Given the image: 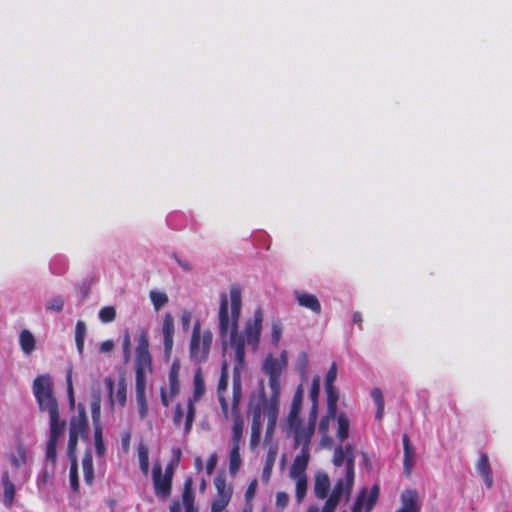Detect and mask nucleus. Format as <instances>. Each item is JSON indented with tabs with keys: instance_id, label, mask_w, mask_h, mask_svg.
I'll use <instances>...</instances> for the list:
<instances>
[{
	"instance_id": "obj_1",
	"label": "nucleus",
	"mask_w": 512,
	"mask_h": 512,
	"mask_svg": "<svg viewBox=\"0 0 512 512\" xmlns=\"http://www.w3.org/2000/svg\"><path fill=\"white\" fill-rule=\"evenodd\" d=\"M242 310V290L238 284H233L229 290V296L221 293L218 311V327L219 335L223 343L226 344L229 336L230 346L232 347V338L234 335L243 340V351L245 345L248 344L257 349L260 342L262 323L264 315L259 307L255 310L253 319L245 323L243 334L238 332L239 320Z\"/></svg>"
},
{
	"instance_id": "obj_2",
	"label": "nucleus",
	"mask_w": 512,
	"mask_h": 512,
	"mask_svg": "<svg viewBox=\"0 0 512 512\" xmlns=\"http://www.w3.org/2000/svg\"><path fill=\"white\" fill-rule=\"evenodd\" d=\"M150 373H152V357L149 352V336L147 330L142 329L135 349V394L141 419H144L148 413L146 386L147 376Z\"/></svg>"
},
{
	"instance_id": "obj_3",
	"label": "nucleus",
	"mask_w": 512,
	"mask_h": 512,
	"mask_svg": "<svg viewBox=\"0 0 512 512\" xmlns=\"http://www.w3.org/2000/svg\"><path fill=\"white\" fill-rule=\"evenodd\" d=\"M268 379V384L271 389L270 397L268 398L266 395L264 382L260 381L257 399L250 401L251 406H259V408L264 410L265 415L268 418L267 433L274 430L278 417L281 393V376L268 377Z\"/></svg>"
},
{
	"instance_id": "obj_4",
	"label": "nucleus",
	"mask_w": 512,
	"mask_h": 512,
	"mask_svg": "<svg viewBox=\"0 0 512 512\" xmlns=\"http://www.w3.org/2000/svg\"><path fill=\"white\" fill-rule=\"evenodd\" d=\"M213 342V334L209 329L201 330L200 321H196L190 339L189 354L192 361L201 364L208 360Z\"/></svg>"
},
{
	"instance_id": "obj_5",
	"label": "nucleus",
	"mask_w": 512,
	"mask_h": 512,
	"mask_svg": "<svg viewBox=\"0 0 512 512\" xmlns=\"http://www.w3.org/2000/svg\"><path fill=\"white\" fill-rule=\"evenodd\" d=\"M232 349L235 351V364L232 381V406L231 414L239 413V405L242 400L241 369L245 364V353L243 351V340L234 335L232 338Z\"/></svg>"
},
{
	"instance_id": "obj_6",
	"label": "nucleus",
	"mask_w": 512,
	"mask_h": 512,
	"mask_svg": "<svg viewBox=\"0 0 512 512\" xmlns=\"http://www.w3.org/2000/svg\"><path fill=\"white\" fill-rule=\"evenodd\" d=\"M33 394L41 411H47L49 415L59 412L49 375H39L34 379Z\"/></svg>"
},
{
	"instance_id": "obj_7",
	"label": "nucleus",
	"mask_w": 512,
	"mask_h": 512,
	"mask_svg": "<svg viewBox=\"0 0 512 512\" xmlns=\"http://www.w3.org/2000/svg\"><path fill=\"white\" fill-rule=\"evenodd\" d=\"M193 395L187 401V412L185 416L184 434L188 435L193 426L195 420L196 409L195 403L198 402L205 394V382L201 368H198L193 378Z\"/></svg>"
},
{
	"instance_id": "obj_8",
	"label": "nucleus",
	"mask_w": 512,
	"mask_h": 512,
	"mask_svg": "<svg viewBox=\"0 0 512 512\" xmlns=\"http://www.w3.org/2000/svg\"><path fill=\"white\" fill-rule=\"evenodd\" d=\"M354 462V447L352 445L348 444L344 448L342 446H338L335 449L333 455V464L336 467H341L345 463L348 492L351 491L354 483Z\"/></svg>"
},
{
	"instance_id": "obj_9",
	"label": "nucleus",
	"mask_w": 512,
	"mask_h": 512,
	"mask_svg": "<svg viewBox=\"0 0 512 512\" xmlns=\"http://www.w3.org/2000/svg\"><path fill=\"white\" fill-rule=\"evenodd\" d=\"M214 484L217 494L212 501L211 512H223L231 500L233 490L231 486L227 485L223 475L216 476Z\"/></svg>"
},
{
	"instance_id": "obj_10",
	"label": "nucleus",
	"mask_w": 512,
	"mask_h": 512,
	"mask_svg": "<svg viewBox=\"0 0 512 512\" xmlns=\"http://www.w3.org/2000/svg\"><path fill=\"white\" fill-rule=\"evenodd\" d=\"M172 476L173 471L170 468L167 467L165 473L162 474L161 466H154L153 483L156 495L166 498L171 494Z\"/></svg>"
},
{
	"instance_id": "obj_11",
	"label": "nucleus",
	"mask_w": 512,
	"mask_h": 512,
	"mask_svg": "<svg viewBox=\"0 0 512 512\" xmlns=\"http://www.w3.org/2000/svg\"><path fill=\"white\" fill-rule=\"evenodd\" d=\"M379 492L378 485H373L369 492L366 488H363L356 498L352 512H362L363 508L365 512H371L378 501Z\"/></svg>"
},
{
	"instance_id": "obj_12",
	"label": "nucleus",
	"mask_w": 512,
	"mask_h": 512,
	"mask_svg": "<svg viewBox=\"0 0 512 512\" xmlns=\"http://www.w3.org/2000/svg\"><path fill=\"white\" fill-rule=\"evenodd\" d=\"M174 318L171 313H166L163 317L162 323V336H163V346H164V354L167 360L170 359L173 345H174Z\"/></svg>"
},
{
	"instance_id": "obj_13",
	"label": "nucleus",
	"mask_w": 512,
	"mask_h": 512,
	"mask_svg": "<svg viewBox=\"0 0 512 512\" xmlns=\"http://www.w3.org/2000/svg\"><path fill=\"white\" fill-rule=\"evenodd\" d=\"M228 378V364L226 361H223L221 365V374L217 385V396L222 410V414L225 419L229 418V406L224 395L228 388Z\"/></svg>"
},
{
	"instance_id": "obj_14",
	"label": "nucleus",
	"mask_w": 512,
	"mask_h": 512,
	"mask_svg": "<svg viewBox=\"0 0 512 512\" xmlns=\"http://www.w3.org/2000/svg\"><path fill=\"white\" fill-rule=\"evenodd\" d=\"M310 459V452H309V439L305 441V444L301 448L300 454H298L290 468V476L292 478L294 477H306V469L308 467Z\"/></svg>"
},
{
	"instance_id": "obj_15",
	"label": "nucleus",
	"mask_w": 512,
	"mask_h": 512,
	"mask_svg": "<svg viewBox=\"0 0 512 512\" xmlns=\"http://www.w3.org/2000/svg\"><path fill=\"white\" fill-rule=\"evenodd\" d=\"M250 412L252 415L250 445L251 447H256L261 439L262 415L265 414V412L259 408V406L251 405Z\"/></svg>"
},
{
	"instance_id": "obj_16",
	"label": "nucleus",
	"mask_w": 512,
	"mask_h": 512,
	"mask_svg": "<svg viewBox=\"0 0 512 512\" xmlns=\"http://www.w3.org/2000/svg\"><path fill=\"white\" fill-rule=\"evenodd\" d=\"M418 492L414 489H407L401 494V507L395 512H420Z\"/></svg>"
},
{
	"instance_id": "obj_17",
	"label": "nucleus",
	"mask_w": 512,
	"mask_h": 512,
	"mask_svg": "<svg viewBox=\"0 0 512 512\" xmlns=\"http://www.w3.org/2000/svg\"><path fill=\"white\" fill-rule=\"evenodd\" d=\"M294 297L299 306L305 307L317 315L321 313V304L315 295L304 291L296 290L294 292Z\"/></svg>"
},
{
	"instance_id": "obj_18",
	"label": "nucleus",
	"mask_w": 512,
	"mask_h": 512,
	"mask_svg": "<svg viewBox=\"0 0 512 512\" xmlns=\"http://www.w3.org/2000/svg\"><path fill=\"white\" fill-rule=\"evenodd\" d=\"M302 399H303V392H302V388L300 386L296 390V392L293 396L292 403H291L290 411H289L288 418H287L289 426H296L297 424L302 423L301 419L299 417L301 407H302Z\"/></svg>"
},
{
	"instance_id": "obj_19",
	"label": "nucleus",
	"mask_w": 512,
	"mask_h": 512,
	"mask_svg": "<svg viewBox=\"0 0 512 512\" xmlns=\"http://www.w3.org/2000/svg\"><path fill=\"white\" fill-rule=\"evenodd\" d=\"M403 448H404V459H403V467L406 476H410L413 467L415 465V451L413 446L410 443L409 437L407 434H404L402 437Z\"/></svg>"
},
{
	"instance_id": "obj_20",
	"label": "nucleus",
	"mask_w": 512,
	"mask_h": 512,
	"mask_svg": "<svg viewBox=\"0 0 512 512\" xmlns=\"http://www.w3.org/2000/svg\"><path fill=\"white\" fill-rule=\"evenodd\" d=\"M262 370L268 377L281 376L285 370V363H281L278 358L270 354L265 358Z\"/></svg>"
},
{
	"instance_id": "obj_21",
	"label": "nucleus",
	"mask_w": 512,
	"mask_h": 512,
	"mask_svg": "<svg viewBox=\"0 0 512 512\" xmlns=\"http://www.w3.org/2000/svg\"><path fill=\"white\" fill-rule=\"evenodd\" d=\"M180 363L178 360L173 361L169 373H168V381H169V393L170 397L174 398L177 396L180 392V382H179V375H180Z\"/></svg>"
},
{
	"instance_id": "obj_22",
	"label": "nucleus",
	"mask_w": 512,
	"mask_h": 512,
	"mask_svg": "<svg viewBox=\"0 0 512 512\" xmlns=\"http://www.w3.org/2000/svg\"><path fill=\"white\" fill-rule=\"evenodd\" d=\"M88 426L87 417L83 407H79V415L71 419L69 434L81 436L85 433Z\"/></svg>"
},
{
	"instance_id": "obj_23",
	"label": "nucleus",
	"mask_w": 512,
	"mask_h": 512,
	"mask_svg": "<svg viewBox=\"0 0 512 512\" xmlns=\"http://www.w3.org/2000/svg\"><path fill=\"white\" fill-rule=\"evenodd\" d=\"M477 471L483 478L487 488H491L493 485L492 469L489 463V458L486 454H482L476 465Z\"/></svg>"
},
{
	"instance_id": "obj_24",
	"label": "nucleus",
	"mask_w": 512,
	"mask_h": 512,
	"mask_svg": "<svg viewBox=\"0 0 512 512\" xmlns=\"http://www.w3.org/2000/svg\"><path fill=\"white\" fill-rule=\"evenodd\" d=\"M330 479L326 473H318L315 476L314 493L319 499H326L330 490Z\"/></svg>"
},
{
	"instance_id": "obj_25",
	"label": "nucleus",
	"mask_w": 512,
	"mask_h": 512,
	"mask_svg": "<svg viewBox=\"0 0 512 512\" xmlns=\"http://www.w3.org/2000/svg\"><path fill=\"white\" fill-rule=\"evenodd\" d=\"M291 430L294 432V440L295 447L299 445H304L306 439L311 441L312 434L314 432V427L309 426L308 428H304L302 423L297 424L296 426H289Z\"/></svg>"
},
{
	"instance_id": "obj_26",
	"label": "nucleus",
	"mask_w": 512,
	"mask_h": 512,
	"mask_svg": "<svg viewBox=\"0 0 512 512\" xmlns=\"http://www.w3.org/2000/svg\"><path fill=\"white\" fill-rule=\"evenodd\" d=\"M2 484H3V490H4V498L3 503L10 507L15 499L16 494V488L14 483L9 479L8 473H5L2 476Z\"/></svg>"
},
{
	"instance_id": "obj_27",
	"label": "nucleus",
	"mask_w": 512,
	"mask_h": 512,
	"mask_svg": "<svg viewBox=\"0 0 512 512\" xmlns=\"http://www.w3.org/2000/svg\"><path fill=\"white\" fill-rule=\"evenodd\" d=\"M20 347L24 354L30 355L35 349V337L29 330H22L19 336Z\"/></svg>"
},
{
	"instance_id": "obj_28",
	"label": "nucleus",
	"mask_w": 512,
	"mask_h": 512,
	"mask_svg": "<svg viewBox=\"0 0 512 512\" xmlns=\"http://www.w3.org/2000/svg\"><path fill=\"white\" fill-rule=\"evenodd\" d=\"M50 439L58 441L60 435L63 433L65 428V422L60 421L59 412L50 414Z\"/></svg>"
},
{
	"instance_id": "obj_29",
	"label": "nucleus",
	"mask_w": 512,
	"mask_h": 512,
	"mask_svg": "<svg viewBox=\"0 0 512 512\" xmlns=\"http://www.w3.org/2000/svg\"><path fill=\"white\" fill-rule=\"evenodd\" d=\"M137 452H138V460H139L140 470L142 471V473L144 475H148L149 468H150L149 448L145 443L141 442L138 445Z\"/></svg>"
},
{
	"instance_id": "obj_30",
	"label": "nucleus",
	"mask_w": 512,
	"mask_h": 512,
	"mask_svg": "<svg viewBox=\"0 0 512 512\" xmlns=\"http://www.w3.org/2000/svg\"><path fill=\"white\" fill-rule=\"evenodd\" d=\"M325 391L327 395L328 414L334 416L337 411V402L339 399L338 390L335 386H325Z\"/></svg>"
},
{
	"instance_id": "obj_31",
	"label": "nucleus",
	"mask_w": 512,
	"mask_h": 512,
	"mask_svg": "<svg viewBox=\"0 0 512 512\" xmlns=\"http://www.w3.org/2000/svg\"><path fill=\"white\" fill-rule=\"evenodd\" d=\"M371 397L377 407L376 413H375V418L378 421H381L384 416V407H385L384 396H383L381 389L373 388L371 391Z\"/></svg>"
},
{
	"instance_id": "obj_32",
	"label": "nucleus",
	"mask_w": 512,
	"mask_h": 512,
	"mask_svg": "<svg viewBox=\"0 0 512 512\" xmlns=\"http://www.w3.org/2000/svg\"><path fill=\"white\" fill-rule=\"evenodd\" d=\"M233 418V427H232V441L233 445H240V441L243 434L244 423L239 413L231 414Z\"/></svg>"
},
{
	"instance_id": "obj_33",
	"label": "nucleus",
	"mask_w": 512,
	"mask_h": 512,
	"mask_svg": "<svg viewBox=\"0 0 512 512\" xmlns=\"http://www.w3.org/2000/svg\"><path fill=\"white\" fill-rule=\"evenodd\" d=\"M86 332H87V328H86L85 322L79 320L76 323V327H75V342H76L77 350L80 355H82L84 352V341H85V337H86Z\"/></svg>"
},
{
	"instance_id": "obj_34",
	"label": "nucleus",
	"mask_w": 512,
	"mask_h": 512,
	"mask_svg": "<svg viewBox=\"0 0 512 512\" xmlns=\"http://www.w3.org/2000/svg\"><path fill=\"white\" fill-rule=\"evenodd\" d=\"M10 462L15 467H21L27 462V451L25 446L20 443L16 447V454L10 456Z\"/></svg>"
},
{
	"instance_id": "obj_35",
	"label": "nucleus",
	"mask_w": 512,
	"mask_h": 512,
	"mask_svg": "<svg viewBox=\"0 0 512 512\" xmlns=\"http://www.w3.org/2000/svg\"><path fill=\"white\" fill-rule=\"evenodd\" d=\"M90 407L93 424H100L101 396L98 392L92 394Z\"/></svg>"
},
{
	"instance_id": "obj_36",
	"label": "nucleus",
	"mask_w": 512,
	"mask_h": 512,
	"mask_svg": "<svg viewBox=\"0 0 512 512\" xmlns=\"http://www.w3.org/2000/svg\"><path fill=\"white\" fill-rule=\"evenodd\" d=\"M238 444L233 445L229 455V470L231 474H235L239 471L241 466V457L239 452Z\"/></svg>"
},
{
	"instance_id": "obj_37",
	"label": "nucleus",
	"mask_w": 512,
	"mask_h": 512,
	"mask_svg": "<svg viewBox=\"0 0 512 512\" xmlns=\"http://www.w3.org/2000/svg\"><path fill=\"white\" fill-rule=\"evenodd\" d=\"M338 430H337V437L341 442H343L345 439L349 436V419L344 413H341L338 416Z\"/></svg>"
},
{
	"instance_id": "obj_38",
	"label": "nucleus",
	"mask_w": 512,
	"mask_h": 512,
	"mask_svg": "<svg viewBox=\"0 0 512 512\" xmlns=\"http://www.w3.org/2000/svg\"><path fill=\"white\" fill-rule=\"evenodd\" d=\"M82 467L84 473V480L87 484L91 485L94 480V467L92 457L86 455L82 460Z\"/></svg>"
},
{
	"instance_id": "obj_39",
	"label": "nucleus",
	"mask_w": 512,
	"mask_h": 512,
	"mask_svg": "<svg viewBox=\"0 0 512 512\" xmlns=\"http://www.w3.org/2000/svg\"><path fill=\"white\" fill-rule=\"evenodd\" d=\"M149 295L156 311L160 310L169 301L167 294L161 291L151 290Z\"/></svg>"
},
{
	"instance_id": "obj_40",
	"label": "nucleus",
	"mask_w": 512,
	"mask_h": 512,
	"mask_svg": "<svg viewBox=\"0 0 512 512\" xmlns=\"http://www.w3.org/2000/svg\"><path fill=\"white\" fill-rule=\"evenodd\" d=\"M308 369V355L306 352L299 353L296 362L295 370L299 373L302 379L306 378Z\"/></svg>"
},
{
	"instance_id": "obj_41",
	"label": "nucleus",
	"mask_w": 512,
	"mask_h": 512,
	"mask_svg": "<svg viewBox=\"0 0 512 512\" xmlns=\"http://www.w3.org/2000/svg\"><path fill=\"white\" fill-rule=\"evenodd\" d=\"M95 450L98 456L105 454V446L102 438V428L100 424H94Z\"/></svg>"
},
{
	"instance_id": "obj_42",
	"label": "nucleus",
	"mask_w": 512,
	"mask_h": 512,
	"mask_svg": "<svg viewBox=\"0 0 512 512\" xmlns=\"http://www.w3.org/2000/svg\"><path fill=\"white\" fill-rule=\"evenodd\" d=\"M69 476L72 490L76 493L79 492L78 465L75 457L72 459Z\"/></svg>"
},
{
	"instance_id": "obj_43",
	"label": "nucleus",
	"mask_w": 512,
	"mask_h": 512,
	"mask_svg": "<svg viewBox=\"0 0 512 512\" xmlns=\"http://www.w3.org/2000/svg\"><path fill=\"white\" fill-rule=\"evenodd\" d=\"M346 492L347 494H350V492H348L347 490V482L346 480L344 481L342 478H340L334 485V488L332 490V493L330 494L329 497L333 498V499H336L340 502L341 500V497L343 495V493Z\"/></svg>"
},
{
	"instance_id": "obj_44",
	"label": "nucleus",
	"mask_w": 512,
	"mask_h": 512,
	"mask_svg": "<svg viewBox=\"0 0 512 512\" xmlns=\"http://www.w3.org/2000/svg\"><path fill=\"white\" fill-rule=\"evenodd\" d=\"M116 318V309L113 306H105L99 311V319L102 323H111Z\"/></svg>"
},
{
	"instance_id": "obj_45",
	"label": "nucleus",
	"mask_w": 512,
	"mask_h": 512,
	"mask_svg": "<svg viewBox=\"0 0 512 512\" xmlns=\"http://www.w3.org/2000/svg\"><path fill=\"white\" fill-rule=\"evenodd\" d=\"M282 323L279 320H273L271 325V341L277 346L282 336Z\"/></svg>"
},
{
	"instance_id": "obj_46",
	"label": "nucleus",
	"mask_w": 512,
	"mask_h": 512,
	"mask_svg": "<svg viewBox=\"0 0 512 512\" xmlns=\"http://www.w3.org/2000/svg\"><path fill=\"white\" fill-rule=\"evenodd\" d=\"M296 480V498L299 502L303 500L307 491V478L306 477H294Z\"/></svg>"
},
{
	"instance_id": "obj_47",
	"label": "nucleus",
	"mask_w": 512,
	"mask_h": 512,
	"mask_svg": "<svg viewBox=\"0 0 512 512\" xmlns=\"http://www.w3.org/2000/svg\"><path fill=\"white\" fill-rule=\"evenodd\" d=\"M183 504L185 506L194 505V495L192 491V480L188 479L184 485V491L182 494Z\"/></svg>"
},
{
	"instance_id": "obj_48",
	"label": "nucleus",
	"mask_w": 512,
	"mask_h": 512,
	"mask_svg": "<svg viewBox=\"0 0 512 512\" xmlns=\"http://www.w3.org/2000/svg\"><path fill=\"white\" fill-rule=\"evenodd\" d=\"M126 384L125 381L122 379L118 382L117 386V392H116V398L120 406H124L126 404Z\"/></svg>"
},
{
	"instance_id": "obj_49",
	"label": "nucleus",
	"mask_w": 512,
	"mask_h": 512,
	"mask_svg": "<svg viewBox=\"0 0 512 512\" xmlns=\"http://www.w3.org/2000/svg\"><path fill=\"white\" fill-rule=\"evenodd\" d=\"M56 445L57 441H54V439H49L46 448V459L52 463H55L57 459Z\"/></svg>"
},
{
	"instance_id": "obj_50",
	"label": "nucleus",
	"mask_w": 512,
	"mask_h": 512,
	"mask_svg": "<svg viewBox=\"0 0 512 512\" xmlns=\"http://www.w3.org/2000/svg\"><path fill=\"white\" fill-rule=\"evenodd\" d=\"M124 361L128 362L131 356V340L128 331L125 332L122 340Z\"/></svg>"
},
{
	"instance_id": "obj_51",
	"label": "nucleus",
	"mask_w": 512,
	"mask_h": 512,
	"mask_svg": "<svg viewBox=\"0 0 512 512\" xmlns=\"http://www.w3.org/2000/svg\"><path fill=\"white\" fill-rule=\"evenodd\" d=\"M66 383H67V393L69 398V403L73 407L75 405V397H74V390H73V384H72V369H68L67 375H66Z\"/></svg>"
},
{
	"instance_id": "obj_52",
	"label": "nucleus",
	"mask_w": 512,
	"mask_h": 512,
	"mask_svg": "<svg viewBox=\"0 0 512 512\" xmlns=\"http://www.w3.org/2000/svg\"><path fill=\"white\" fill-rule=\"evenodd\" d=\"M337 378V364L333 362L325 376V386H334Z\"/></svg>"
},
{
	"instance_id": "obj_53",
	"label": "nucleus",
	"mask_w": 512,
	"mask_h": 512,
	"mask_svg": "<svg viewBox=\"0 0 512 512\" xmlns=\"http://www.w3.org/2000/svg\"><path fill=\"white\" fill-rule=\"evenodd\" d=\"M64 307V300L61 297L51 299L47 304V309L55 312H61Z\"/></svg>"
},
{
	"instance_id": "obj_54",
	"label": "nucleus",
	"mask_w": 512,
	"mask_h": 512,
	"mask_svg": "<svg viewBox=\"0 0 512 512\" xmlns=\"http://www.w3.org/2000/svg\"><path fill=\"white\" fill-rule=\"evenodd\" d=\"M183 416H184V409L182 407V405L180 403H178L176 406H175V410H174V414H173V424L175 427H180L181 424H182V420H183Z\"/></svg>"
},
{
	"instance_id": "obj_55",
	"label": "nucleus",
	"mask_w": 512,
	"mask_h": 512,
	"mask_svg": "<svg viewBox=\"0 0 512 512\" xmlns=\"http://www.w3.org/2000/svg\"><path fill=\"white\" fill-rule=\"evenodd\" d=\"M320 392V378L318 376L314 377L310 389V398L312 402H318V395Z\"/></svg>"
},
{
	"instance_id": "obj_56",
	"label": "nucleus",
	"mask_w": 512,
	"mask_h": 512,
	"mask_svg": "<svg viewBox=\"0 0 512 512\" xmlns=\"http://www.w3.org/2000/svg\"><path fill=\"white\" fill-rule=\"evenodd\" d=\"M257 485H258V481H257V479H253V480L249 483V485H248V487H247V490H246V492H245V499H246L247 501H251V500L254 498L255 493H256V490H257Z\"/></svg>"
},
{
	"instance_id": "obj_57",
	"label": "nucleus",
	"mask_w": 512,
	"mask_h": 512,
	"mask_svg": "<svg viewBox=\"0 0 512 512\" xmlns=\"http://www.w3.org/2000/svg\"><path fill=\"white\" fill-rule=\"evenodd\" d=\"M289 502V497L285 492H278L276 494V506L278 508H285Z\"/></svg>"
},
{
	"instance_id": "obj_58",
	"label": "nucleus",
	"mask_w": 512,
	"mask_h": 512,
	"mask_svg": "<svg viewBox=\"0 0 512 512\" xmlns=\"http://www.w3.org/2000/svg\"><path fill=\"white\" fill-rule=\"evenodd\" d=\"M338 504V500L328 497L321 512H334Z\"/></svg>"
},
{
	"instance_id": "obj_59",
	"label": "nucleus",
	"mask_w": 512,
	"mask_h": 512,
	"mask_svg": "<svg viewBox=\"0 0 512 512\" xmlns=\"http://www.w3.org/2000/svg\"><path fill=\"white\" fill-rule=\"evenodd\" d=\"M78 439H79L78 436H75L74 434L73 435L69 434L68 453H69L70 457H73V455L75 453L76 446H77V443H78Z\"/></svg>"
},
{
	"instance_id": "obj_60",
	"label": "nucleus",
	"mask_w": 512,
	"mask_h": 512,
	"mask_svg": "<svg viewBox=\"0 0 512 512\" xmlns=\"http://www.w3.org/2000/svg\"><path fill=\"white\" fill-rule=\"evenodd\" d=\"M317 411H318V402H312V406L310 409L309 415V426L315 428L316 420H317Z\"/></svg>"
},
{
	"instance_id": "obj_61",
	"label": "nucleus",
	"mask_w": 512,
	"mask_h": 512,
	"mask_svg": "<svg viewBox=\"0 0 512 512\" xmlns=\"http://www.w3.org/2000/svg\"><path fill=\"white\" fill-rule=\"evenodd\" d=\"M192 315L189 311H184L181 316V324L184 331H187L190 327Z\"/></svg>"
},
{
	"instance_id": "obj_62",
	"label": "nucleus",
	"mask_w": 512,
	"mask_h": 512,
	"mask_svg": "<svg viewBox=\"0 0 512 512\" xmlns=\"http://www.w3.org/2000/svg\"><path fill=\"white\" fill-rule=\"evenodd\" d=\"M105 384H106V387L108 389L110 402L113 405V403H114V399H113L114 381H113L112 378L108 377V378L105 379Z\"/></svg>"
},
{
	"instance_id": "obj_63",
	"label": "nucleus",
	"mask_w": 512,
	"mask_h": 512,
	"mask_svg": "<svg viewBox=\"0 0 512 512\" xmlns=\"http://www.w3.org/2000/svg\"><path fill=\"white\" fill-rule=\"evenodd\" d=\"M114 349V342L112 340L103 341L100 345V351L103 353L110 352Z\"/></svg>"
},
{
	"instance_id": "obj_64",
	"label": "nucleus",
	"mask_w": 512,
	"mask_h": 512,
	"mask_svg": "<svg viewBox=\"0 0 512 512\" xmlns=\"http://www.w3.org/2000/svg\"><path fill=\"white\" fill-rule=\"evenodd\" d=\"M216 463H217V458L215 455L211 456L208 461H207V465H206V471L208 474H212L215 467H216Z\"/></svg>"
}]
</instances>
